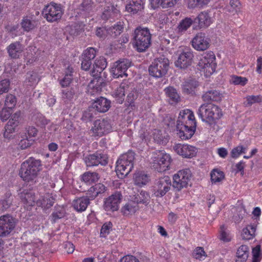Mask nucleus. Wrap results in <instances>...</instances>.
Masks as SVG:
<instances>
[{
    "label": "nucleus",
    "instance_id": "f257e3e1",
    "mask_svg": "<svg viewBox=\"0 0 262 262\" xmlns=\"http://www.w3.org/2000/svg\"><path fill=\"white\" fill-rule=\"evenodd\" d=\"M196 121L193 112L189 109L180 112L177 120L178 135L182 140L190 139L194 135Z\"/></svg>",
    "mask_w": 262,
    "mask_h": 262
},
{
    "label": "nucleus",
    "instance_id": "f03ea898",
    "mask_svg": "<svg viewBox=\"0 0 262 262\" xmlns=\"http://www.w3.org/2000/svg\"><path fill=\"white\" fill-rule=\"evenodd\" d=\"M41 161L31 157L24 161L19 171L20 177L26 182L34 181L41 170Z\"/></svg>",
    "mask_w": 262,
    "mask_h": 262
},
{
    "label": "nucleus",
    "instance_id": "7ed1b4c3",
    "mask_svg": "<svg viewBox=\"0 0 262 262\" xmlns=\"http://www.w3.org/2000/svg\"><path fill=\"white\" fill-rule=\"evenodd\" d=\"M151 34L147 28L139 27L134 31L133 47L139 52L145 51L150 46Z\"/></svg>",
    "mask_w": 262,
    "mask_h": 262
},
{
    "label": "nucleus",
    "instance_id": "20e7f679",
    "mask_svg": "<svg viewBox=\"0 0 262 262\" xmlns=\"http://www.w3.org/2000/svg\"><path fill=\"white\" fill-rule=\"evenodd\" d=\"M134 152L129 150L120 156L116 162V172L120 179L127 176L134 167Z\"/></svg>",
    "mask_w": 262,
    "mask_h": 262
},
{
    "label": "nucleus",
    "instance_id": "39448f33",
    "mask_svg": "<svg viewBox=\"0 0 262 262\" xmlns=\"http://www.w3.org/2000/svg\"><path fill=\"white\" fill-rule=\"evenodd\" d=\"M169 61L167 58L162 56L154 60L149 66L148 71L150 75L156 78L164 76L169 68Z\"/></svg>",
    "mask_w": 262,
    "mask_h": 262
},
{
    "label": "nucleus",
    "instance_id": "423d86ee",
    "mask_svg": "<svg viewBox=\"0 0 262 262\" xmlns=\"http://www.w3.org/2000/svg\"><path fill=\"white\" fill-rule=\"evenodd\" d=\"M63 12L60 5L52 2L46 5L42 11V15L48 22H55L60 19Z\"/></svg>",
    "mask_w": 262,
    "mask_h": 262
},
{
    "label": "nucleus",
    "instance_id": "0eeeda50",
    "mask_svg": "<svg viewBox=\"0 0 262 262\" xmlns=\"http://www.w3.org/2000/svg\"><path fill=\"white\" fill-rule=\"evenodd\" d=\"M192 177V173L189 168L180 170L173 176L172 186L180 190L188 185Z\"/></svg>",
    "mask_w": 262,
    "mask_h": 262
},
{
    "label": "nucleus",
    "instance_id": "6e6552de",
    "mask_svg": "<svg viewBox=\"0 0 262 262\" xmlns=\"http://www.w3.org/2000/svg\"><path fill=\"white\" fill-rule=\"evenodd\" d=\"M16 225V219L7 214L0 216V237L9 236L14 231Z\"/></svg>",
    "mask_w": 262,
    "mask_h": 262
},
{
    "label": "nucleus",
    "instance_id": "1a4fd4ad",
    "mask_svg": "<svg viewBox=\"0 0 262 262\" xmlns=\"http://www.w3.org/2000/svg\"><path fill=\"white\" fill-rule=\"evenodd\" d=\"M112 126L110 121L105 119H98L94 121L90 131L93 137H101L110 133Z\"/></svg>",
    "mask_w": 262,
    "mask_h": 262
},
{
    "label": "nucleus",
    "instance_id": "9d476101",
    "mask_svg": "<svg viewBox=\"0 0 262 262\" xmlns=\"http://www.w3.org/2000/svg\"><path fill=\"white\" fill-rule=\"evenodd\" d=\"M171 186V181L169 177L166 176L161 177L154 186V194L157 197H162L169 191Z\"/></svg>",
    "mask_w": 262,
    "mask_h": 262
},
{
    "label": "nucleus",
    "instance_id": "9b49d317",
    "mask_svg": "<svg viewBox=\"0 0 262 262\" xmlns=\"http://www.w3.org/2000/svg\"><path fill=\"white\" fill-rule=\"evenodd\" d=\"M84 162L87 166H96L100 164L106 165L108 163V157L106 154L100 150L85 157Z\"/></svg>",
    "mask_w": 262,
    "mask_h": 262
},
{
    "label": "nucleus",
    "instance_id": "f8f14e48",
    "mask_svg": "<svg viewBox=\"0 0 262 262\" xmlns=\"http://www.w3.org/2000/svg\"><path fill=\"white\" fill-rule=\"evenodd\" d=\"M131 62L126 59L119 60L115 62L111 69V73L112 74L113 77L118 78L127 77V74L126 71L130 67Z\"/></svg>",
    "mask_w": 262,
    "mask_h": 262
},
{
    "label": "nucleus",
    "instance_id": "ddd939ff",
    "mask_svg": "<svg viewBox=\"0 0 262 262\" xmlns=\"http://www.w3.org/2000/svg\"><path fill=\"white\" fill-rule=\"evenodd\" d=\"M172 162L170 155L161 152L153 162V168L159 172H164L170 168Z\"/></svg>",
    "mask_w": 262,
    "mask_h": 262
},
{
    "label": "nucleus",
    "instance_id": "4468645a",
    "mask_svg": "<svg viewBox=\"0 0 262 262\" xmlns=\"http://www.w3.org/2000/svg\"><path fill=\"white\" fill-rule=\"evenodd\" d=\"M212 63L213 52H212L204 54L200 60L198 66L206 77H210L213 74Z\"/></svg>",
    "mask_w": 262,
    "mask_h": 262
},
{
    "label": "nucleus",
    "instance_id": "2eb2a0df",
    "mask_svg": "<svg viewBox=\"0 0 262 262\" xmlns=\"http://www.w3.org/2000/svg\"><path fill=\"white\" fill-rule=\"evenodd\" d=\"M173 149L178 155L187 159L195 157L198 152V148L187 144H176L173 146Z\"/></svg>",
    "mask_w": 262,
    "mask_h": 262
},
{
    "label": "nucleus",
    "instance_id": "dca6fc26",
    "mask_svg": "<svg viewBox=\"0 0 262 262\" xmlns=\"http://www.w3.org/2000/svg\"><path fill=\"white\" fill-rule=\"evenodd\" d=\"M122 199L121 193L120 191L115 192L105 199L103 205L104 210L112 212L118 210Z\"/></svg>",
    "mask_w": 262,
    "mask_h": 262
},
{
    "label": "nucleus",
    "instance_id": "f3484780",
    "mask_svg": "<svg viewBox=\"0 0 262 262\" xmlns=\"http://www.w3.org/2000/svg\"><path fill=\"white\" fill-rule=\"evenodd\" d=\"M191 42L192 47L199 51H205L210 46L209 39L204 33H198Z\"/></svg>",
    "mask_w": 262,
    "mask_h": 262
},
{
    "label": "nucleus",
    "instance_id": "a211bd4d",
    "mask_svg": "<svg viewBox=\"0 0 262 262\" xmlns=\"http://www.w3.org/2000/svg\"><path fill=\"white\" fill-rule=\"evenodd\" d=\"M198 114L204 122L211 124L213 122V104H203L198 110Z\"/></svg>",
    "mask_w": 262,
    "mask_h": 262
},
{
    "label": "nucleus",
    "instance_id": "6ab92c4d",
    "mask_svg": "<svg viewBox=\"0 0 262 262\" xmlns=\"http://www.w3.org/2000/svg\"><path fill=\"white\" fill-rule=\"evenodd\" d=\"M193 57L192 52L187 50L181 53L175 62L176 67L181 69H185L191 65Z\"/></svg>",
    "mask_w": 262,
    "mask_h": 262
},
{
    "label": "nucleus",
    "instance_id": "aec40b11",
    "mask_svg": "<svg viewBox=\"0 0 262 262\" xmlns=\"http://www.w3.org/2000/svg\"><path fill=\"white\" fill-rule=\"evenodd\" d=\"M94 77L88 86V93L92 96L99 94L104 85L101 77Z\"/></svg>",
    "mask_w": 262,
    "mask_h": 262
},
{
    "label": "nucleus",
    "instance_id": "412c9836",
    "mask_svg": "<svg viewBox=\"0 0 262 262\" xmlns=\"http://www.w3.org/2000/svg\"><path fill=\"white\" fill-rule=\"evenodd\" d=\"M138 209L139 206L137 205V203L134 202L131 199L122 207L121 212L124 216L130 217L134 215Z\"/></svg>",
    "mask_w": 262,
    "mask_h": 262
},
{
    "label": "nucleus",
    "instance_id": "4be33fe9",
    "mask_svg": "<svg viewBox=\"0 0 262 262\" xmlns=\"http://www.w3.org/2000/svg\"><path fill=\"white\" fill-rule=\"evenodd\" d=\"M111 101L103 97L97 98L93 103V107L100 113L106 112L111 107Z\"/></svg>",
    "mask_w": 262,
    "mask_h": 262
},
{
    "label": "nucleus",
    "instance_id": "5701e85b",
    "mask_svg": "<svg viewBox=\"0 0 262 262\" xmlns=\"http://www.w3.org/2000/svg\"><path fill=\"white\" fill-rule=\"evenodd\" d=\"M90 203V199L86 196H82L75 199L73 201L72 206L76 211L82 212L86 209Z\"/></svg>",
    "mask_w": 262,
    "mask_h": 262
},
{
    "label": "nucleus",
    "instance_id": "b1692460",
    "mask_svg": "<svg viewBox=\"0 0 262 262\" xmlns=\"http://www.w3.org/2000/svg\"><path fill=\"white\" fill-rule=\"evenodd\" d=\"M133 180L135 185L142 187L149 182L150 177L144 171H138L134 174Z\"/></svg>",
    "mask_w": 262,
    "mask_h": 262
},
{
    "label": "nucleus",
    "instance_id": "393cba45",
    "mask_svg": "<svg viewBox=\"0 0 262 262\" xmlns=\"http://www.w3.org/2000/svg\"><path fill=\"white\" fill-rule=\"evenodd\" d=\"M107 66V62L105 59L100 57L96 60L93 69L91 71V74L93 77H101L100 74Z\"/></svg>",
    "mask_w": 262,
    "mask_h": 262
},
{
    "label": "nucleus",
    "instance_id": "a878e982",
    "mask_svg": "<svg viewBox=\"0 0 262 262\" xmlns=\"http://www.w3.org/2000/svg\"><path fill=\"white\" fill-rule=\"evenodd\" d=\"M120 15L118 10L113 6H108L104 8L101 15V18L104 20L115 19Z\"/></svg>",
    "mask_w": 262,
    "mask_h": 262
},
{
    "label": "nucleus",
    "instance_id": "bb28decb",
    "mask_svg": "<svg viewBox=\"0 0 262 262\" xmlns=\"http://www.w3.org/2000/svg\"><path fill=\"white\" fill-rule=\"evenodd\" d=\"M144 8V2L143 0H131L126 5L125 9L128 12L135 14L138 11L141 10Z\"/></svg>",
    "mask_w": 262,
    "mask_h": 262
},
{
    "label": "nucleus",
    "instance_id": "cd10ccee",
    "mask_svg": "<svg viewBox=\"0 0 262 262\" xmlns=\"http://www.w3.org/2000/svg\"><path fill=\"white\" fill-rule=\"evenodd\" d=\"M256 225L250 224L244 228L241 232V237L244 240H250L253 239L255 236Z\"/></svg>",
    "mask_w": 262,
    "mask_h": 262
},
{
    "label": "nucleus",
    "instance_id": "c85d7f7f",
    "mask_svg": "<svg viewBox=\"0 0 262 262\" xmlns=\"http://www.w3.org/2000/svg\"><path fill=\"white\" fill-rule=\"evenodd\" d=\"M198 86V82L194 80H188L185 81L182 85L183 93L188 95H193Z\"/></svg>",
    "mask_w": 262,
    "mask_h": 262
},
{
    "label": "nucleus",
    "instance_id": "c756f323",
    "mask_svg": "<svg viewBox=\"0 0 262 262\" xmlns=\"http://www.w3.org/2000/svg\"><path fill=\"white\" fill-rule=\"evenodd\" d=\"M9 55L13 58H17L23 51L21 45L18 42L11 43L7 47Z\"/></svg>",
    "mask_w": 262,
    "mask_h": 262
},
{
    "label": "nucleus",
    "instance_id": "7c9ffc66",
    "mask_svg": "<svg viewBox=\"0 0 262 262\" xmlns=\"http://www.w3.org/2000/svg\"><path fill=\"white\" fill-rule=\"evenodd\" d=\"M164 91L168 98V101L171 104L177 103L180 100V97L176 89L172 86H169L164 89Z\"/></svg>",
    "mask_w": 262,
    "mask_h": 262
},
{
    "label": "nucleus",
    "instance_id": "2f4dec72",
    "mask_svg": "<svg viewBox=\"0 0 262 262\" xmlns=\"http://www.w3.org/2000/svg\"><path fill=\"white\" fill-rule=\"evenodd\" d=\"M194 21L198 23L200 28L207 27L211 23L210 17L207 12L204 11L200 13L195 19Z\"/></svg>",
    "mask_w": 262,
    "mask_h": 262
},
{
    "label": "nucleus",
    "instance_id": "473e14b6",
    "mask_svg": "<svg viewBox=\"0 0 262 262\" xmlns=\"http://www.w3.org/2000/svg\"><path fill=\"white\" fill-rule=\"evenodd\" d=\"M134 202L137 203V205L142 204L147 205L150 201V196L148 192L142 190L140 193L135 195L132 199Z\"/></svg>",
    "mask_w": 262,
    "mask_h": 262
},
{
    "label": "nucleus",
    "instance_id": "72a5a7b5",
    "mask_svg": "<svg viewBox=\"0 0 262 262\" xmlns=\"http://www.w3.org/2000/svg\"><path fill=\"white\" fill-rule=\"evenodd\" d=\"M124 23L123 21H119L112 27L108 28L109 36L111 37H116L123 32L124 30Z\"/></svg>",
    "mask_w": 262,
    "mask_h": 262
},
{
    "label": "nucleus",
    "instance_id": "f704fd0d",
    "mask_svg": "<svg viewBox=\"0 0 262 262\" xmlns=\"http://www.w3.org/2000/svg\"><path fill=\"white\" fill-rule=\"evenodd\" d=\"M249 254V249L246 245L241 246L237 250L236 262H246Z\"/></svg>",
    "mask_w": 262,
    "mask_h": 262
},
{
    "label": "nucleus",
    "instance_id": "c9c22d12",
    "mask_svg": "<svg viewBox=\"0 0 262 262\" xmlns=\"http://www.w3.org/2000/svg\"><path fill=\"white\" fill-rule=\"evenodd\" d=\"M73 69L71 66H68L66 69V74L64 77L61 79L59 83L62 88H66L70 85L73 81Z\"/></svg>",
    "mask_w": 262,
    "mask_h": 262
},
{
    "label": "nucleus",
    "instance_id": "e433bc0d",
    "mask_svg": "<svg viewBox=\"0 0 262 262\" xmlns=\"http://www.w3.org/2000/svg\"><path fill=\"white\" fill-rule=\"evenodd\" d=\"M39 80L38 73L34 71H31L27 73L25 83L27 86L33 88L37 84Z\"/></svg>",
    "mask_w": 262,
    "mask_h": 262
},
{
    "label": "nucleus",
    "instance_id": "4c0bfd02",
    "mask_svg": "<svg viewBox=\"0 0 262 262\" xmlns=\"http://www.w3.org/2000/svg\"><path fill=\"white\" fill-rule=\"evenodd\" d=\"M54 203V199L49 194H46L41 200L37 201V204L45 209H49L52 207Z\"/></svg>",
    "mask_w": 262,
    "mask_h": 262
},
{
    "label": "nucleus",
    "instance_id": "58836bf2",
    "mask_svg": "<svg viewBox=\"0 0 262 262\" xmlns=\"http://www.w3.org/2000/svg\"><path fill=\"white\" fill-rule=\"evenodd\" d=\"M21 26L25 31L29 32L34 29L36 26L35 20H33L29 16L24 17L21 22Z\"/></svg>",
    "mask_w": 262,
    "mask_h": 262
},
{
    "label": "nucleus",
    "instance_id": "ea45409f",
    "mask_svg": "<svg viewBox=\"0 0 262 262\" xmlns=\"http://www.w3.org/2000/svg\"><path fill=\"white\" fill-rule=\"evenodd\" d=\"M12 202V197L10 191H7L5 194L3 199L0 201V211H4L9 208Z\"/></svg>",
    "mask_w": 262,
    "mask_h": 262
},
{
    "label": "nucleus",
    "instance_id": "a19ab883",
    "mask_svg": "<svg viewBox=\"0 0 262 262\" xmlns=\"http://www.w3.org/2000/svg\"><path fill=\"white\" fill-rule=\"evenodd\" d=\"M99 177L97 172H86L82 176V181L87 184L90 185L96 182Z\"/></svg>",
    "mask_w": 262,
    "mask_h": 262
},
{
    "label": "nucleus",
    "instance_id": "79ce46f5",
    "mask_svg": "<svg viewBox=\"0 0 262 262\" xmlns=\"http://www.w3.org/2000/svg\"><path fill=\"white\" fill-rule=\"evenodd\" d=\"M126 88H127V85L121 84L119 87L115 90L114 96L118 103L121 104L124 100Z\"/></svg>",
    "mask_w": 262,
    "mask_h": 262
},
{
    "label": "nucleus",
    "instance_id": "37998d69",
    "mask_svg": "<svg viewBox=\"0 0 262 262\" xmlns=\"http://www.w3.org/2000/svg\"><path fill=\"white\" fill-rule=\"evenodd\" d=\"M12 121H9L5 127V132L4 133V137L5 138L10 139L12 138V134L15 132L17 125L13 124L11 123Z\"/></svg>",
    "mask_w": 262,
    "mask_h": 262
},
{
    "label": "nucleus",
    "instance_id": "c03bdc74",
    "mask_svg": "<svg viewBox=\"0 0 262 262\" xmlns=\"http://www.w3.org/2000/svg\"><path fill=\"white\" fill-rule=\"evenodd\" d=\"M193 20L191 18L186 17L182 19L178 26L179 32H185L192 24Z\"/></svg>",
    "mask_w": 262,
    "mask_h": 262
},
{
    "label": "nucleus",
    "instance_id": "a18cd8bd",
    "mask_svg": "<svg viewBox=\"0 0 262 262\" xmlns=\"http://www.w3.org/2000/svg\"><path fill=\"white\" fill-rule=\"evenodd\" d=\"M210 0H188V7L189 8H201L207 5Z\"/></svg>",
    "mask_w": 262,
    "mask_h": 262
},
{
    "label": "nucleus",
    "instance_id": "49530a36",
    "mask_svg": "<svg viewBox=\"0 0 262 262\" xmlns=\"http://www.w3.org/2000/svg\"><path fill=\"white\" fill-rule=\"evenodd\" d=\"M16 102L17 100L16 97L12 94H9L6 97L4 107L9 110H12L15 107Z\"/></svg>",
    "mask_w": 262,
    "mask_h": 262
},
{
    "label": "nucleus",
    "instance_id": "de8ad7c7",
    "mask_svg": "<svg viewBox=\"0 0 262 262\" xmlns=\"http://www.w3.org/2000/svg\"><path fill=\"white\" fill-rule=\"evenodd\" d=\"M80 10L84 12L85 15H89L93 9V3L92 0H83L80 5Z\"/></svg>",
    "mask_w": 262,
    "mask_h": 262
},
{
    "label": "nucleus",
    "instance_id": "09e8293b",
    "mask_svg": "<svg viewBox=\"0 0 262 262\" xmlns=\"http://www.w3.org/2000/svg\"><path fill=\"white\" fill-rule=\"evenodd\" d=\"M192 256L196 259L202 260L206 258L207 255L203 247H198L193 250Z\"/></svg>",
    "mask_w": 262,
    "mask_h": 262
},
{
    "label": "nucleus",
    "instance_id": "8fccbe9b",
    "mask_svg": "<svg viewBox=\"0 0 262 262\" xmlns=\"http://www.w3.org/2000/svg\"><path fill=\"white\" fill-rule=\"evenodd\" d=\"M220 238L224 242H228L231 241L232 235L230 232L227 230L224 226H221Z\"/></svg>",
    "mask_w": 262,
    "mask_h": 262
},
{
    "label": "nucleus",
    "instance_id": "3c124183",
    "mask_svg": "<svg viewBox=\"0 0 262 262\" xmlns=\"http://www.w3.org/2000/svg\"><path fill=\"white\" fill-rule=\"evenodd\" d=\"M248 82V79L246 77L238 76L236 75H232L230 77V82L235 85H241L244 86Z\"/></svg>",
    "mask_w": 262,
    "mask_h": 262
},
{
    "label": "nucleus",
    "instance_id": "603ef678",
    "mask_svg": "<svg viewBox=\"0 0 262 262\" xmlns=\"http://www.w3.org/2000/svg\"><path fill=\"white\" fill-rule=\"evenodd\" d=\"M97 50L93 47L88 48L83 51L81 56L86 59L93 60L96 55Z\"/></svg>",
    "mask_w": 262,
    "mask_h": 262
},
{
    "label": "nucleus",
    "instance_id": "864d4df0",
    "mask_svg": "<svg viewBox=\"0 0 262 262\" xmlns=\"http://www.w3.org/2000/svg\"><path fill=\"white\" fill-rule=\"evenodd\" d=\"M34 140L29 138L26 136L25 138L20 140L18 143V146L21 149H25L30 147L34 143Z\"/></svg>",
    "mask_w": 262,
    "mask_h": 262
},
{
    "label": "nucleus",
    "instance_id": "5fc2aeb1",
    "mask_svg": "<svg viewBox=\"0 0 262 262\" xmlns=\"http://www.w3.org/2000/svg\"><path fill=\"white\" fill-rule=\"evenodd\" d=\"M247 148L243 145H238L232 149L231 151V156L234 159L238 158L242 154H245Z\"/></svg>",
    "mask_w": 262,
    "mask_h": 262
},
{
    "label": "nucleus",
    "instance_id": "6e6d98bb",
    "mask_svg": "<svg viewBox=\"0 0 262 262\" xmlns=\"http://www.w3.org/2000/svg\"><path fill=\"white\" fill-rule=\"evenodd\" d=\"M96 36L102 39H104L109 36L108 28L106 27H98L96 30Z\"/></svg>",
    "mask_w": 262,
    "mask_h": 262
},
{
    "label": "nucleus",
    "instance_id": "4d7b16f0",
    "mask_svg": "<svg viewBox=\"0 0 262 262\" xmlns=\"http://www.w3.org/2000/svg\"><path fill=\"white\" fill-rule=\"evenodd\" d=\"M65 215V211L63 208L56 209L52 214V222L55 223L58 219H62Z\"/></svg>",
    "mask_w": 262,
    "mask_h": 262
},
{
    "label": "nucleus",
    "instance_id": "13d9d810",
    "mask_svg": "<svg viewBox=\"0 0 262 262\" xmlns=\"http://www.w3.org/2000/svg\"><path fill=\"white\" fill-rule=\"evenodd\" d=\"M113 224L111 222H105L102 226L100 230V235L102 237H105L110 233L112 228Z\"/></svg>",
    "mask_w": 262,
    "mask_h": 262
},
{
    "label": "nucleus",
    "instance_id": "bf43d9fd",
    "mask_svg": "<svg viewBox=\"0 0 262 262\" xmlns=\"http://www.w3.org/2000/svg\"><path fill=\"white\" fill-rule=\"evenodd\" d=\"M240 8V3L238 0H230L228 7L229 11L232 13H237L239 10Z\"/></svg>",
    "mask_w": 262,
    "mask_h": 262
},
{
    "label": "nucleus",
    "instance_id": "052dcab7",
    "mask_svg": "<svg viewBox=\"0 0 262 262\" xmlns=\"http://www.w3.org/2000/svg\"><path fill=\"white\" fill-rule=\"evenodd\" d=\"M246 102H245V104L247 105H251L254 103L260 102L261 100V98L259 95L248 96L246 97Z\"/></svg>",
    "mask_w": 262,
    "mask_h": 262
},
{
    "label": "nucleus",
    "instance_id": "680f3d73",
    "mask_svg": "<svg viewBox=\"0 0 262 262\" xmlns=\"http://www.w3.org/2000/svg\"><path fill=\"white\" fill-rule=\"evenodd\" d=\"M252 255V262H259L260 261V249L259 246H256L253 248Z\"/></svg>",
    "mask_w": 262,
    "mask_h": 262
},
{
    "label": "nucleus",
    "instance_id": "e2e57ef3",
    "mask_svg": "<svg viewBox=\"0 0 262 262\" xmlns=\"http://www.w3.org/2000/svg\"><path fill=\"white\" fill-rule=\"evenodd\" d=\"M62 97L64 99L71 100L74 97L75 91L73 88L63 90L62 91Z\"/></svg>",
    "mask_w": 262,
    "mask_h": 262
},
{
    "label": "nucleus",
    "instance_id": "0e129e2a",
    "mask_svg": "<svg viewBox=\"0 0 262 262\" xmlns=\"http://www.w3.org/2000/svg\"><path fill=\"white\" fill-rule=\"evenodd\" d=\"M225 179L224 172L218 169H214V183L220 182Z\"/></svg>",
    "mask_w": 262,
    "mask_h": 262
},
{
    "label": "nucleus",
    "instance_id": "69168bd1",
    "mask_svg": "<svg viewBox=\"0 0 262 262\" xmlns=\"http://www.w3.org/2000/svg\"><path fill=\"white\" fill-rule=\"evenodd\" d=\"M10 86V81L8 79H4L0 81V95L7 92Z\"/></svg>",
    "mask_w": 262,
    "mask_h": 262
},
{
    "label": "nucleus",
    "instance_id": "338daca9",
    "mask_svg": "<svg viewBox=\"0 0 262 262\" xmlns=\"http://www.w3.org/2000/svg\"><path fill=\"white\" fill-rule=\"evenodd\" d=\"M81 69L84 71H88L92 65V60L86 59V58H85L84 57L81 56Z\"/></svg>",
    "mask_w": 262,
    "mask_h": 262
},
{
    "label": "nucleus",
    "instance_id": "774afa93",
    "mask_svg": "<svg viewBox=\"0 0 262 262\" xmlns=\"http://www.w3.org/2000/svg\"><path fill=\"white\" fill-rule=\"evenodd\" d=\"M120 262H140L135 256L132 255H127L120 259Z\"/></svg>",
    "mask_w": 262,
    "mask_h": 262
}]
</instances>
